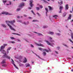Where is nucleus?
<instances>
[{"label": "nucleus", "mask_w": 73, "mask_h": 73, "mask_svg": "<svg viewBox=\"0 0 73 73\" xmlns=\"http://www.w3.org/2000/svg\"><path fill=\"white\" fill-rule=\"evenodd\" d=\"M27 59L26 58H25V60L24 61H23V62H24L25 63H26L27 62Z\"/></svg>", "instance_id": "obj_13"}, {"label": "nucleus", "mask_w": 73, "mask_h": 73, "mask_svg": "<svg viewBox=\"0 0 73 73\" xmlns=\"http://www.w3.org/2000/svg\"><path fill=\"white\" fill-rule=\"evenodd\" d=\"M70 13H72V11H70Z\"/></svg>", "instance_id": "obj_58"}, {"label": "nucleus", "mask_w": 73, "mask_h": 73, "mask_svg": "<svg viewBox=\"0 0 73 73\" xmlns=\"http://www.w3.org/2000/svg\"><path fill=\"white\" fill-rule=\"evenodd\" d=\"M46 52H43V55H44V56H46Z\"/></svg>", "instance_id": "obj_27"}, {"label": "nucleus", "mask_w": 73, "mask_h": 73, "mask_svg": "<svg viewBox=\"0 0 73 73\" xmlns=\"http://www.w3.org/2000/svg\"><path fill=\"white\" fill-rule=\"evenodd\" d=\"M22 1H27V0H22Z\"/></svg>", "instance_id": "obj_56"}, {"label": "nucleus", "mask_w": 73, "mask_h": 73, "mask_svg": "<svg viewBox=\"0 0 73 73\" xmlns=\"http://www.w3.org/2000/svg\"><path fill=\"white\" fill-rule=\"evenodd\" d=\"M45 10L46 11V15H47V13H48V8L46 7L45 8Z\"/></svg>", "instance_id": "obj_10"}, {"label": "nucleus", "mask_w": 73, "mask_h": 73, "mask_svg": "<svg viewBox=\"0 0 73 73\" xmlns=\"http://www.w3.org/2000/svg\"><path fill=\"white\" fill-rule=\"evenodd\" d=\"M64 14H65V15H64V16H66V13H64Z\"/></svg>", "instance_id": "obj_53"}, {"label": "nucleus", "mask_w": 73, "mask_h": 73, "mask_svg": "<svg viewBox=\"0 0 73 73\" xmlns=\"http://www.w3.org/2000/svg\"><path fill=\"white\" fill-rule=\"evenodd\" d=\"M69 9V6H68V4H67L66 5L65 7V11L68 10Z\"/></svg>", "instance_id": "obj_7"}, {"label": "nucleus", "mask_w": 73, "mask_h": 73, "mask_svg": "<svg viewBox=\"0 0 73 73\" xmlns=\"http://www.w3.org/2000/svg\"><path fill=\"white\" fill-rule=\"evenodd\" d=\"M71 71H72V72H73V68L72 70H71Z\"/></svg>", "instance_id": "obj_62"}, {"label": "nucleus", "mask_w": 73, "mask_h": 73, "mask_svg": "<svg viewBox=\"0 0 73 73\" xmlns=\"http://www.w3.org/2000/svg\"><path fill=\"white\" fill-rule=\"evenodd\" d=\"M21 9H20V8H17V11H20Z\"/></svg>", "instance_id": "obj_33"}, {"label": "nucleus", "mask_w": 73, "mask_h": 73, "mask_svg": "<svg viewBox=\"0 0 73 73\" xmlns=\"http://www.w3.org/2000/svg\"><path fill=\"white\" fill-rule=\"evenodd\" d=\"M11 60L12 61V62L14 61H13V59H11Z\"/></svg>", "instance_id": "obj_55"}, {"label": "nucleus", "mask_w": 73, "mask_h": 73, "mask_svg": "<svg viewBox=\"0 0 73 73\" xmlns=\"http://www.w3.org/2000/svg\"><path fill=\"white\" fill-rule=\"evenodd\" d=\"M49 34L50 35H53V34H54V33L52 32H49Z\"/></svg>", "instance_id": "obj_20"}, {"label": "nucleus", "mask_w": 73, "mask_h": 73, "mask_svg": "<svg viewBox=\"0 0 73 73\" xmlns=\"http://www.w3.org/2000/svg\"><path fill=\"white\" fill-rule=\"evenodd\" d=\"M35 54L36 56L38 57V58H40V57L39 56L37 55L36 54Z\"/></svg>", "instance_id": "obj_34"}, {"label": "nucleus", "mask_w": 73, "mask_h": 73, "mask_svg": "<svg viewBox=\"0 0 73 73\" xmlns=\"http://www.w3.org/2000/svg\"><path fill=\"white\" fill-rule=\"evenodd\" d=\"M29 19H32V18L31 17H29Z\"/></svg>", "instance_id": "obj_61"}, {"label": "nucleus", "mask_w": 73, "mask_h": 73, "mask_svg": "<svg viewBox=\"0 0 73 73\" xmlns=\"http://www.w3.org/2000/svg\"><path fill=\"white\" fill-rule=\"evenodd\" d=\"M38 49H39V50H41V51H42V50H43V49H42V48H40V47H38Z\"/></svg>", "instance_id": "obj_15"}, {"label": "nucleus", "mask_w": 73, "mask_h": 73, "mask_svg": "<svg viewBox=\"0 0 73 73\" xmlns=\"http://www.w3.org/2000/svg\"><path fill=\"white\" fill-rule=\"evenodd\" d=\"M23 24H25V25H26V23H25V22H23Z\"/></svg>", "instance_id": "obj_52"}, {"label": "nucleus", "mask_w": 73, "mask_h": 73, "mask_svg": "<svg viewBox=\"0 0 73 73\" xmlns=\"http://www.w3.org/2000/svg\"><path fill=\"white\" fill-rule=\"evenodd\" d=\"M63 8V7H62V6H60V10H62V9Z\"/></svg>", "instance_id": "obj_29"}, {"label": "nucleus", "mask_w": 73, "mask_h": 73, "mask_svg": "<svg viewBox=\"0 0 73 73\" xmlns=\"http://www.w3.org/2000/svg\"><path fill=\"white\" fill-rule=\"evenodd\" d=\"M30 6L31 7H29V9H32V8L33 7V4L32 3H33V1L32 0H31L30 1Z\"/></svg>", "instance_id": "obj_3"}, {"label": "nucleus", "mask_w": 73, "mask_h": 73, "mask_svg": "<svg viewBox=\"0 0 73 73\" xmlns=\"http://www.w3.org/2000/svg\"><path fill=\"white\" fill-rule=\"evenodd\" d=\"M39 6L40 8H43V6L42 5H39Z\"/></svg>", "instance_id": "obj_35"}, {"label": "nucleus", "mask_w": 73, "mask_h": 73, "mask_svg": "<svg viewBox=\"0 0 73 73\" xmlns=\"http://www.w3.org/2000/svg\"><path fill=\"white\" fill-rule=\"evenodd\" d=\"M2 66H7L6 64H3L2 65Z\"/></svg>", "instance_id": "obj_40"}, {"label": "nucleus", "mask_w": 73, "mask_h": 73, "mask_svg": "<svg viewBox=\"0 0 73 73\" xmlns=\"http://www.w3.org/2000/svg\"><path fill=\"white\" fill-rule=\"evenodd\" d=\"M18 41H20V40H18Z\"/></svg>", "instance_id": "obj_64"}, {"label": "nucleus", "mask_w": 73, "mask_h": 73, "mask_svg": "<svg viewBox=\"0 0 73 73\" xmlns=\"http://www.w3.org/2000/svg\"><path fill=\"white\" fill-rule=\"evenodd\" d=\"M48 27L47 26H43V28H48Z\"/></svg>", "instance_id": "obj_31"}, {"label": "nucleus", "mask_w": 73, "mask_h": 73, "mask_svg": "<svg viewBox=\"0 0 73 73\" xmlns=\"http://www.w3.org/2000/svg\"><path fill=\"white\" fill-rule=\"evenodd\" d=\"M10 38H11V39H15V38H13V37H10Z\"/></svg>", "instance_id": "obj_42"}, {"label": "nucleus", "mask_w": 73, "mask_h": 73, "mask_svg": "<svg viewBox=\"0 0 73 73\" xmlns=\"http://www.w3.org/2000/svg\"><path fill=\"white\" fill-rule=\"evenodd\" d=\"M7 25H8V26L9 27L10 29H11V30H12V31H15V29H14V28H13L12 27V26L8 24H7Z\"/></svg>", "instance_id": "obj_5"}, {"label": "nucleus", "mask_w": 73, "mask_h": 73, "mask_svg": "<svg viewBox=\"0 0 73 73\" xmlns=\"http://www.w3.org/2000/svg\"><path fill=\"white\" fill-rule=\"evenodd\" d=\"M60 3L61 4H62V1H61V2H60Z\"/></svg>", "instance_id": "obj_54"}, {"label": "nucleus", "mask_w": 73, "mask_h": 73, "mask_svg": "<svg viewBox=\"0 0 73 73\" xmlns=\"http://www.w3.org/2000/svg\"><path fill=\"white\" fill-rule=\"evenodd\" d=\"M72 12H73V7H72Z\"/></svg>", "instance_id": "obj_60"}, {"label": "nucleus", "mask_w": 73, "mask_h": 73, "mask_svg": "<svg viewBox=\"0 0 73 73\" xmlns=\"http://www.w3.org/2000/svg\"><path fill=\"white\" fill-rule=\"evenodd\" d=\"M36 14H37V15H38V16H41L40 14L38 13H37Z\"/></svg>", "instance_id": "obj_36"}, {"label": "nucleus", "mask_w": 73, "mask_h": 73, "mask_svg": "<svg viewBox=\"0 0 73 73\" xmlns=\"http://www.w3.org/2000/svg\"><path fill=\"white\" fill-rule=\"evenodd\" d=\"M6 23H10L11 24H13V23H15V20H13V21H6Z\"/></svg>", "instance_id": "obj_4"}, {"label": "nucleus", "mask_w": 73, "mask_h": 73, "mask_svg": "<svg viewBox=\"0 0 73 73\" xmlns=\"http://www.w3.org/2000/svg\"><path fill=\"white\" fill-rule=\"evenodd\" d=\"M23 16H24V17H27V15H24Z\"/></svg>", "instance_id": "obj_45"}, {"label": "nucleus", "mask_w": 73, "mask_h": 73, "mask_svg": "<svg viewBox=\"0 0 73 73\" xmlns=\"http://www.w3.org/2000/svg\"><path fill=\"white\" fill-rule=\"evenodd\" d=\"M11 42H12V43L13 44V43H15V42H14V41Z\"/></svg>", "instance_id": "obj_49"}, {"label": "nucleus", "mask_w": 73, "mask_h": 73, "mask_svg": "<svg viewBox=\"0 0 73 73\" xmlns=\"http://www.w3.org/2000/svg\"><path fill=\"white\" fill-rule=\"evenodd\" d=\"M53 17H54L55 19H57V17H57V15H54L52 16Z\"/></svg>", "instance_id": "obj_24"}, {"label": "nucleus", "mask_w": 73, "mask_h": 73, "mask_svg": "<svg viewBox=\"0 0 73 73\" xmlns=\"http://www.w3.org/2000/svg\"><path fill=\"white\" fill-rule=\"evenodd\" d=\"M43 51H46V52H49V50L46 49H44L43 50Z\"/></svg>", "instance_id": "obj_16"}, {"label": "nucleus", "mask_w": 73, "mask_h": 73, "mask_svg": "<svg viewBox=\"0 0 73 73\" xmlns=\"http://www.w3.org/2000/svg\"><path fill=\"white\" fill-rule=\"evenodd\" d=\"M72 17V15L70 14L69 16L68 17V19H70Z\"/></svg>", "instance_id": "obj_30"}, {"label": "nucleus", "mask_w": 73, "mask_h": 73, "mask_svg": "<svg viewBox=\"0 0 73 73\" xmlns=\"http://www.w3.org/2000/svg\"><path fill=\"white\" fill-rule=\"evenodd\" d=\"M61 10H60V11L59 12V13H61Z\"/></svg>", "instance_id": "obj_46"}, {"label": "nucleus", "mask_w": 73, "mask_h": 73, "mask_svg": "<svg viewBox=\"0 0 73 73\" xmlns=\"http://www.w3.org/2000/svg\"><path fill=\"white\" fill-rule=\"evenodd\" d=\"M48 7L49 8V10H50V11H52V10H53V8L49 6Z\"/></svg>", "instance_id": "obj_12"}, {"label": "nucleus", "mask_w": 73, "mask_h": 73, "mask_svg": "<svg viewBox=\"0 0 73 73\" xmlns=\"http://www.w3.org/2000/svg\"><path fill=\"white\" fill-rule=\"evenodd\" d=\"M13 35H17L18 36H21V35L17 33H13Z\"/></svg>", "instance_id": "obj_19"}, {"label": "nucleus", "mask_w": 73, "mask_h": 73, "mask_svg": "<svg viewBox=\"0 0 73 73\" xmlns=\"http://www.w3.org/2000/svg\"><path fill=\"white\" fill-rule=\"evenodd\" d=\"M38 36H44L43 35H42V34H40L38 33Z\"/></svg>", "instance_id": "obj_21"}, {"label": "nucleus", "mask_w": 73, "mask_h": 73, "mask_svg": "<svg viewBox=\"0 0 73 73\" xmlns=\"http://www.w3.org/2000/svg\"><path fill=\"white\" fill-rule=\"evenodd\" d=\"M4 48H5V46H1V47L0 51L1 52V50H3V49H4Z\"/></svg>", "instance_id": "obj_8"}, {"label": "nucleus", "mask_w": 73, "mask_h": 73, "mask_svg": "<svg viewBox=\"0 0 73 73\" xmlns=\"http://www.w3.org/2000/svg\"><path fill=\"white\" fill-rule=\"evenodd\" d=\"M35 44H36V45H37L38 46H42V47H44V46L43 44H38L37 43H36Z\"/></svg>", "instance_id": "obj_9"}, {"label": "nucleus", "mask_w": 73, "mask_h": 73, "mask_svg": "<svg viewBox=\"0 0 73 73\" xmlns=\"http://www.w3.org/2000/svg\"><path fill=\"white\" fill-rule=\"evenodd\" d=\"M15 66L16 68L17 69L18 68H17V67L16 65H15V66Z\"/></svg>", "instance_id": "obj_50"}, {"label": "nucleus", "mask_w": 73, "mask_h": 73, "mask_svg": "<svg viewBox=\"0 0 73 73\" xmlns=\"http://www.w3.org/2000/svg\"><path fill=\"white\" fill-rule=\"evenodd\" d=\"M11 62L12 64H13V65H14V66H16V65H15V63H14V61Z\"/></svg>", "instance_id": "obj_32"}, {"label": "nucleus", "mask_w": 73, "mask_h": 73, "mask_svg": "<svg viewBox=\"0 0 73 73\" xmlns=\"http://www.w3.org/2000/svg\"><path fill=\"white\" fill-rule=\"evenodd\" d=\"M5 63V60H3L2 62H1L2 64H4Z\"/></svg>", "instance_id": "obj_14"}, {"label": "nucleus", "mask_w": 73, "mask_h": 73, "mask_svg": "<svg viewBox=\"0 0 73 73\" xmlns=\"http://www.w3.org/2000/svg\"><path fill=\"white\" fill-rule=\"evenodd\" d=\"M17 18H18V19H20V18H23V16H21V17H20L19 15L17 16Z\"/></svg>", "instance_id": "obj_17"}, {"label": "nucleus", "mask_w": 73, "mask_h": 73, "mask_svg": "<svg viewBox=\"0 0 73 73\" xmlns=\"http://www.w3.org/2000/svg\"><path fill=\"white\" fill-rule=\"evenodd\" d=\"M33 22H37L38 21L37 20H34L33 21Z\"/></svg>", "instance_id": "obj_23"}, {"label": "nucleus", "mask_w": 73, "mask_h": 73, "mask_svg": "<svg viewBox=\"0 0 73 73\" xmlns=\"http://www.w3.org/2000/svg\"><path fill=\"white\" fill-rule=\"evenodd\" d=\"M2 2L4 4H5V3H6L7 2V1H4V0H2Z\"/></svg>", "instance_id": "obj_18"}, {"label": "nucleus", "mask_w": 73, "mask_h": 73, "mask_svg": "<svg viewBox=\"0 0 73 73\" xmlns=\"http://www.w3.org/2000/svg\"><path fill=\"white\" fill-rule=\"evenodd\" d=\"M1 52L4 54V55L3 56V58H7L9 60L11 59V57L7 55L6 52L5 51V50H1Z\"/></svg>", "instance_id": "obj_1"}, {"label": "nucleus", "mask_w": 73, "mask_h": 73, "mask_svg": "<svg viewBox=\"0 0 73 73\" xmlns=\"http://www.w3.org/2000/svg\"><path fill=\"white\" fill-rule=\"evenodd\" d=\"M19 65H20H20H21V66H23V65H24L23 64H19Z\"/></svg>", "instance_id": "obj_47"}, {"label": "nucleus", "mask_w": 73, "mask_h": 73, "mask_svg": "<svg viewBox=\"0 0 73 73\" xmlns=\"http://www.w3.org/2000/svg\"><path fill=\"white\" fill-rule=\"evenodd\" d=\"M2 27H4V28H6V26L5 25L2 24Z\"/></svg>", "instance_id": "obj_28"}, {"label": "nucleus", "mask_w": 73, "mask_h": 73, "mask_svg": "<svg viewBox=\"0 0 73 73\" xmlns=\"http://www.w3.org/2000/svg\"><path fill=\"white\" fill-rule=\"evenodd\" d=\"M55 53H56V54H58V52L57 51H55Z\"/></svg>", "instance_id": "obj_51"}, {"label": "nucleus", "mask_w": 73, "mask_h": 73, "mask_svg": "<svg viewBox=\"0 0 73 73\" xmlns=\"http://www.w3.org/2000/svg\"><path fill=\"white\" fill-rule=\"evenodd\" d=\"M36 10H37V11H39V10H40V8L38 7H36Z\"/></svg>", "instance_id": "obj_26"}, {"label": "nucleus", "mask_w": 73, "mask_h": 73, "mask_svg": "<svg viewBox=\"0 0 73 73\" xmlns=\"http://www.w3.org/2000/svg\"><path fill=\"white\" fill-rule=\"evenodd\" d=\"M26 67H28V66H30V64H26Z\"/></svg>", "instance_id": "obj_22"}, {"label": "nucleus", "mask_w": 73, "mask_h": 73, "mask_svg": "<svg viewBox=\"0 0 73 73\" xmlns=\"http://www.w3.org/2000/svg\"><path fill=\"white\" fill-rule=\"evenodd\" d=\"M14 25V27H16V26L15 25Z\"/></svg>", "instance_id": "obj_59"}, {"label": "nucleus", "mask_w": 73, "mask_h": 73, "mask_svg": "<svg viewBox=\"0 0 73 73\" xmlns=\"http://www.w3.org/2000/svg\"><path fill=\"white\" fill-rule=\"evenodd\" d=\"M11 48H11V47H9V48L7 49V50H10V49H11Z\"/></svg>", "instance_id": "obj_37"}, {"label": "nucleus", "mask_w": 73, "mask_h": 73, "mask_svg": "<svg viewBox=\"0 0 73 73\" xmlns=\"http://www.w3.org/2000/svg\"><path fill=\"white\" fill-rule=\"evenodd\" d=\"M45 41H46V42L47 43V44H48V45H51V44H50V43L48 41V40H45Z\"/></svg>", "instance_id": "obj_11"}, {"label": "nucleus", "mask_w": 73, "mask_h": 73, "mask_svg": "<svg viewBox=\"0 0 73 73\" xmlns=\"http://www.w3.org/2000/svg\"><path fill=\"white\" fill-rule=\"evenodd\" d=\"M56 34L58 35V36H60V35H61V34L60 33H57Z\"/></svg>", "instance_id": "obj_43"}, {"label": "nucleus", "mask_w": 73, "mask_h": 73, "mask_svg": "<svg viewBox=\"0 0 73 73\" xmlns=\"http://www.w3.org/2000/svg\"><path fill=\"white\" fill-rule=\"evenodd\" d=\"M34 33H37V34H38V33L36 32H34Z\"/></svg>", "instance_id": "obj_57"}, {"label": "nucleus", "mask_w": 73, "mask_h": 73, "mask_svg": "<svg viewBox=\"0 0 73 73\" xmlns=\"http://www.w3.org/2000/svg\"><path fill=\"white\" fill-rule=\"evenodd\" d=\"M50 39V40H52V38L51 37H50L49 38Z\"/></svg>", "instance_id": "obj_48"}, {"label": "nucleus", "mask_w": 73, "mask_h": 73, "mask_svg": "<svg viewBox=\"0 0 73 73\" xmlns=\"http://www.w3.org/2000/svg\"><path fill=\"white\" fill-rule=\"evenodd\" d=\"M31 12L32 13H33V15H34L35 16H36V14H35V13L33 12V11L32 10L31 11Z\"/></svg>", "instance_id": "obj_25"}, {"label": "nucleus", "mask_w": 73, "mask_h": 73, "mask_svg": "<svg viewBox=\"0 0 73 73\" xmlns=\"http://www.w3.org/2000/svg\"><path fill=\"white\" fill-rule=\"evenodd\" d=\"M7 44H3V46H7Z\"/></svg>", "instance_id": "obj_38"}, {"label": "nucleus", "mask_w": 73, "mask_h": 73, "mask_svg": "<svg viewBox=\"0 0 73 73\" xmlns=\"http://www.w3.org/2000/svg\"><path fill=\"white\" fill-rule=\"evenodd\" d=\"M24 4H25V3H21L19 6V7H23L25 6V5H24Z\"/></svg>", "instance_id": "obj_6"}, {"label": "nucleus", "mask_w": 73, "mask_h": 73, "mask_svg": "<svg viewBox=\"0 0 73 73\" xmlns=\"http://www.w3.org/2000/svg\"><path fill=\"white\" fill-rule=\"evenodd\" d=\"M69 40L70 41V42H71L72 43H73V42L72 40H71V39H69Z\"/></svg>", "instance_id": "obj_41"}, {"label": "nucleus", "mask_w": 73, "mask_h": 73, "mask_svg": "<svg viewBox=\"0 0 73 73\" xmlns=\"http://www.w3.org/2000/svg\"><path fill=\"white\" fill-rule=\"evenodd\" d=\"M57 48H58V49H60V47H58Z\"/></svg>", "instance_id": "obj_63"}, {"label": "nucleus", "mask_w": 73, "mask_h": 73, "mask_svg": "<svg viewBox=\"0 0 73 73\" xmlns=\"http://www.w3.org/2000/svg\"><path fill=\"white\" fill-rule=\"evenodd\" d=\"M64 46H66V47H67V48H68V47H69V46H68V45H66V44H64Z\"/></svg>", "instance_id": "obj_39"}, {"label": "nucleus", "mask_w": 73, "mask_h": 73, "mask_svg": "<svg viewBox=\"0 0 73 73\" xmlns=\"http://www.w3.org/2000/svg\"><path fill=\"white\" fill-rule=\"evenodd\" d=\"M12 15L11 14L5 11H3L1 13H0V16H1V15Z\"/></svg>", "instance_id": "obj_2"}, {"label": "nucleus", "mask_w": 73, "mask_h": 73, "mask_svg": "<svg viewBox=\"0 0 73 73\" xmlns=\"http://www.w3.org/2000/svg\"><path fill=\"white\" fill-rule=\"evenodd\" d=\"M31 46L32 47V48H33V45L32 44H31Z\"/></svg>", "instance_id": "obj_44"}]
</instances>
